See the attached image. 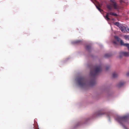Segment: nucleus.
Listing matches in <instances>:
<instances>
[{"instance_id":"1","label":"nucleus","mask_w":129,"mask_h":129,"mask_svg":"<svg viewBox=\"0 0 129 129\" xmlns=\"http://www.w3.org/2000/svg\"><path fill=\"white\" fill-rule=\"evenodd\" d=\"M102 70V67L100 65H96L93 69L90 70V75L91 77H95L101 72Z\"/></svg>"},{"instance_id":"2","label":"nucleus","mask_w":129,"mask_h":129,"mask_svg":"<svg viewBox=\"0 0 129 129\" xmlns=\"http://www.w3.org/2000/svg\"><path fill=\"white\" fill-rule=\"evenodd\" d=\"M110 2V4L107 5V8L108 9L111 11L112 9V6L114 9H118L119 8V6L117 3L116 0H109Z\"/></svg>"},{"instance_id":"3","label":"nucleus","mask_w":129,"mask_h":129,"mask_svg":"<svg viewBox=\"0 0 129 129\" xmlns=\"http://www.w3.org/2000/svg\"><path fill=\"white\" fill-rule=\"evenodd\" d=\"M77 82L78 85L80 86H85L87 84V82L84 78L82 77L78 78Z\"/></svg>"},{"instance_id":"4","label":"nucleus","mask_w":129,"mask_h":129,"mask_svg":"<svg viewBox=\"0 0 129 129\" xmlns=\"http://www.w3.org/2000/svg\"><path fill=\"white\" fill-rule=\"evenodd\" d=\"M114 38L118 42L120 41V45L121 46H124L126 47H127L128 49L129 50V44H124L122 40H121L117 36H115Z\"/></svg>"},{"instance_id":"5","label":"nucleus","mask_w":129,"mask_h":129,"mask_svg":"<svg viewBox=\"0 0 129 129\" xmlns=\"http://www.w3.org/2000/svg\"><path fill=\"white\" fill-rule=\"evenodd\" d=\"M128 117L127 116H125L123 117H118L116 119L121 124L122 122L126 121L127 120Z\"/></svg>"},{"instance_id":"6","label":"nucleus","mask_w":129,"mask_h":129,"mask_svg":"<svg viewBox=\"0 0 129 129\" xmlns=\"http://www.w3.org/2000/svg\"><path fill=\"white\" fill-rule=\"evenodd\" d=\"M120 29L123 33L128 32L129 31L128 28L127 27L123 26L121 27Z\"/></svg>"},{"instance_id":"7","label":"nucleus","mask_w":129,"mask_h":129,"mask_svg":"<svg viewBox=\"0 0 129 129\" xmlns=\"http://www.w3.org/2000/svg\"><path fill=\"white\" fill-rule=\"evenodd\" d=\"M125 84V82L123 81H120L117 83L116 86L118 88H120L123 86Z\"/></svg>"},{"instance_id":"8","label":"nucleus","mask_w":129,"mask_h":129,"mask_svg":"<svg viewBox=\"0 0 129 129\" xmlns=\"http://www.w3.org/2000/svg\"><path fill=\"white\" fill-rule=\"evenodd\" d=\"M129 56V52H120V57L121 56Z\"/></svg>"},{"instance_id":"9","label":"nucleus","mask_w":129,"mask_h":129,"mask_svg":"<svg viewBox=\"0 0 129 129\" xmlns=\"http://www.w3.org/2000/svg\"><path fill=\"white\" fill-rule=\"evenodd\" d=\"M82 41L81 40H78L74 41L73 42L75 44H79L81 43Z\"/></svg>"},{"instance_id":"10","label":"nucleus","mask_w":129,"mask_h":129,"mask_svg":"<svg viewBox=\"0 0 129 129\" xmlns=\"http://www.w3.org/2000/svg\"><path fill=\"white\" fill-rule=\"evenodd\" d=\"M109 15H110V13H107L105 17L106 19L108 21L110 20V18L109 17Z\"/></svg>"},{"instance_id":"11","label":"nucleus","mask_w":129,"mask_h":129,"mask_svg":"<svg viewBox=\"0 0 129 129\" xmlns=\"http://www.w3.org/2000/svg\"><path fill=\"white\" fill-rule=\"evenodd\" d=\"M110 15H112L114 16H117V15L115 13H114L112 12H110Z\"/></svg>"},{"instance_id":"12","label":"nucleus","mask_w":129,"mask_h":129,"mask_svg":"<svg viewBox=\"0 0 129 129\" xmlns=\"http://www.w3.org/2000/svg\"><path fill=\"white\" fill-rule=\"evenodd\" d=\"M118 75L115 73H114L112 74V77L113 78H115L117 77Z\"/></svg>"},{"instance_id":"13","label":"nucleus","mask_w":129,"mask_h":129,"mask_svg":"<svg viewBox=\"0 0 129 129\" xmlns=\"http://www.w3.org/2000/svg\"><path fill=\"white\" fill-rule=\"evenodd\" d=\"M111 56V54L107 53L104 56L107 58L109 57H110V56Z\"/></svg>"},{"instance_id":"14","label":"nucleus","mask_w":129,"mask_h":129,"mask_svg":"<svg viewBox=\"0 0 129 129\" xmlns=\"http://www.w3.org/2000/svg\"><path fill=\"white\" fill-rule=\"evenodd\" d=\"M91 48V47L89 45H87L86 46V49L88 51H89Z\"/></svg>"},{"instance_id":"15","label":"nucleus","mask_w":129,"mask_h":129,"mask_svg":"<svg viewBox=\"0 0 129 129\" xmlns=\"http://www.w3.org/2000/svg\"><path fill=\"white\" fill-rule=\"evenodd\" d=\"M124 38L126 39H127L129 40V35H126L124 36Z\"/></svg>"},{"instance_id":"16","label":"nucleus","mask_w":129,"mask_h":129,"mask_svg":"<svg viewBox=\"0 0 129 129\" xmlns=\"http://www.w3.org/2000/svg\"><path fill=\"white\" fill-rule=\"evenodd\" d=\"M114 24L118 27H119L120 25V24L118 22H117L115 23H114Z\"/></svg>"},{"instance_id":"17","label":"nucleus","mask_w":129,"mask_h":129,"mask_svg":"<svg viewBox=\"0 0 129 129\" xmlns=\"http://www.w3.org/2000/svg\"><path fill=\"white\" fill-rule=\"evenodd\" d=\"M96 7L97 9L99 10L101 12L102 11H103V10L101 9L99 7V6H96Z\"/></svg>"},{"instance_id":"18","label":"nucleus","mask_w":129,"mask_h":129,"mask_svg":"<svg viewBox=\"0 0 129 129\" xmlns=\"http://www.w3.org/2000/svg\"><path fill=\"white\" fill-rule=\"evenodd\" d=\"M113 43L114 44L117 45L118 44L117 42L115 40H114L113 41Z\"/></svg>"},{"instance_id":"19","label":"nucleus","mask_w":129,"mask_h":129,"mask_svg":"<svg viewBox=\"0 0 129 129\" xmlns=\"http://www.w3.org/2000/svg\"><path fill=\"white\" fill-rule=\"evenodd\" d=\"M109 68H110V66H108L106 67V70H108L109 69Z\"/></svg>"},{"instance_id":"20","label":"nucleus","mask_w":129,"mask_h":129,"mask_svg":"<svg viewBox=\"0 0 129 129\" xmlns=\"http://www.w3.org/2000/svg\"><path fill=\"white\" fill-rule=\"evenodd\" d=\"M104 114V113H100L98 115H101L103 114Z\"/></svg>"},{"instance_id":"21","label":"nucleus","mask_w":129,"mask_h":129,"mask_svg":"<svg viewBox=\"0 0 129 129\" xmlns=\"http://www.w3.org/2000/svg\"><path fill=\"white\" fill-rule=\"evenodd\" d=\"M126 75L127 76H129V72L126 74Z\"/></svg>"},{"instance_id":"22","label":"nucleus","mask_w":129,"mask_h":129,"mask_svg":"<svg viewBox=\"0 0 129 129\" xmlns=\"http://www.w3.org/2000/svg\"><path fill=\"white\" fill-rule=\"evenodd\" d=\"M120 2L121 3H122L123 2V1L122 0H120Z\"/></svg>"}]
</instances>
